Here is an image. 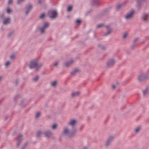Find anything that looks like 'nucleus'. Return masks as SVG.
<instances>
[{
    "mask_svg": "<svg viewBox=\"0 0 149 149\" xmlns=\"http://www.w3.org/2000/svg\"><path fill=\"white\" fill-rule=\"evenodd\" d=\"M45 16V13L42 14L40 16V18L41 19H43Z\"/></svg>",
    "mask_w": 149,
    "mask_h": 149,
    "instance_id": "393cba45",
    "label": "nucleus"
},
{
    "mask_svg": "<svg viewBox=\"0 0 149 149\" xmlns=\"http://www.w3.org/2000/svg\"><path fill=\"white\" fill-rule=\"evenodd\" d=\"M127 32H125L123 35V38L125 39L127 37Z\"/></svg>",
    "mask_w": 149,
    "mask_h": 149,
    "instance_id": "a878e982",
    "label": "nucleus"
},
{
    "mask_svg": "<svg viewBox=\"0 0 149 149\" xmlns=\"http://www.w3.org/2000/svg\"><path fill=\"white\" fill-rule=\"evenodd\" d=\"M148 78V77L146 74H143L141 75L138 77L139 80L141 81L146 80Z\"/></svg>",
    "mask_w": 149,
    "mask_h": 149,
    "instance_id": "6e6552de",
    "label": "nucleus"
},
{
    "mask_svg": "<svg viewBox=\"0 0 149 149\" xmlns=\"http://www.w3.org/2000/svg\"><path fill=\"white\" fill-rule=\"evenodd\" d=\"M83 149H87V148L86 147H84Z\"/></svg>",
    "mask_w": 149,
    "mask_h": 149,
    "instance_id": "4d7b16f0",
    "label": "nucleus"
},
{
    "mask_svg": "<svg viewBox=\"0 0 149 149\" xmlns=\"http://www.w3.org/2000/svg\"><path fill=\"white\" fill-rule=\"evenodd\" d=\"M73 61L72 60L68 61L65 63V65L66 67H68L71 65L73 63Z\"/></svg>",
    "mask_w": 149,
    "mask_h": 149,
    "instance_id": "2eb2a0df",
    "label": "nucleus"
},
{
    "mask_svg": "<svg viewBox=\"0 0 149 149\" xmlns=\"http://www.w3.org/2000/svg\"><path fill=\"white\" fill-rule=\"evenodd\" d=\"M40 112H38L37 113L36 115V118H38L40 116Z\"/></svg>",
    "mask_w": 149,
    "mask_h": 149,
    "instance_id": "72a5a7b5",
    "label": "nucleus"
},
{
    "mask_svg": "<svg viewBox=\"0 0 149 149\" xmlns=\"http://www.w3.org/2000/svg\"><path fill=\"white\" fill-rule=\"evenodd\" d=\"M28 144V142H26L25 143L24 145L22 147L21 149H25L26 148V147L27 146Z\"/></svg>",
    "mask_w": 149,
    "mask_h": 149,
    "instance_id": "b1692460",
    "label": "nucleus"
},
{
    "mask_svg": "<svg viewBox=\"0 0 149 149\" xmlns=\"http://www.w3.org/2000/svg\"><path fill=\"white\" fill-rule=\"evenodd\" d=\"M41 1H38V4H40L41 3Z\"/></svg>",
    "mask_w": 149,
    "mask_h": 149,
    "instance_id": "8fccbe9b",
    "label": "nucleus"
},
{
    "mask_svg": "<svg viewBox=\"0 0 149 149\" xmlns=\"http://www.w3.org/2000/svg\"><path fill=\"white\" fill-rule=\"evenodd\" d=\"M90 11H88L86 13V15H88L90 13Z\"/></svg>",
    "mask_w": 149,
    "mask_h": 149,
    "instance_id": "49530a36",
    "label": "nucleus"
},
{
    "mask_svg": "<svg viewBox=\"0 0 149 149\" xmlns=\"http://www.w3.org/2000/svg\"><path fill=\"white\" fill-rule=\"evenodd\" d=\"M24 1H17V3L18 4H20L22 3Z\"/></svg>",
    "mask_w": 149,
    "mask_h": 149,
    "instance_id": "58836bf2",
    "label": "nucleus"
},
{
    "mask_svg": "<svg viewBox=\"0 0 149 149\" xmlns=\"http://www.w3.org/2000/svg\"><path fill=\"white\" fill-rule=\"evenodd\" d=\"M42 65L41 64H38L36 60H33L31 62L29 67L30 69H31L33 68H35L37 70L41 67Z\"/></svg>",
    "mask_w": 149,
    "mask_h": 149,
    "instance_id": "f03ea898",
    "label": "nucleus"
},
{
    "mask_svg": "<svg viewBox=\"0 0 149 149\" xmlns=\"http://www.w3.org/2000/svg\"><path fill=\"white\" fill-rule=\"evenodd\" d=\"M91 4L93 6H98L100 4L99 1H91Z\"/></svg>",
    "mask_w": 149,
    "mask_h": 149,
    "instance_id": "4468645a",
    "label": "nucleus"
},
{
    "mask_svg": "<svg viewBox=\"0 0 149 149\" xmlns=\"http://www.w3.org/2000/svg\"><path fill=\"white\" fill-rule=\"evenodd\" d=\"M44 134L45 137L49 138L51 136L52 133L50 131H46L44 132Z\"/></svg>",
    "mask_w": 149,
    "mask_h": 149,
    "instance_id": "9d476101",
    "label": "nucleus"
},
{
    "mask_svg": "<svg viewBox=\"0 0 149 149\" xmlns=\"http://www.w3.org/2000/svg\"><path fill=\"white\" fill-rule=\"evenodd\" d=\"M134 10L131 9L130 11L127 13L126 15L124 16L126 19H130L132 18L134 13Z\"/></svg>",
    "mask_w": 149,
    "mask_h": 149,
    "instance_id": "20e7f679",
    "label": "nucleus"
},
{
    "mask_svg": "<svg viewBox=\"0 0 149 149\" xmlns=\"http://www.w3.org/2000/svg\"><path fill=\"white\" fill-rule=\"evenodd\" d=\"M49 26V24L47 22H45L44 23V25L42 27L39 28L41 33H43L45 31V30L47 29Z\"/></svg>",
    "mask_w": 149,
    "mask_h": 149,
    "instance_id": "423d86ee",
    "label": "nucleus"
},
{
    "mask_svg": "<svg viewBox=\"0 0 149 149\" xmlns=\"http://www.w3.org/2000/svg\"><path fill=\"white\" fill-rule=\"evenodd\" d=\"M4 14H2L1 16V18H3L4 17Z\"/></svg>",
    "mask_w": 149,
    "mask_h": 149,
    "instance_id": "864d4df0",
    "label": "nucleus"
},
{
    "mask_svg": "<svg viewBox=\"0 0 149 149\" xmlns=\"http://www.w3.org/2000/svg\"><path fill=\"white\" fill-rule=\"evenodd\" d=\"M80 94V92L79 91L73 92L72 93V96L74 97L75 96L78 95Z\"/></svg>",
    "mask_w": 149,
    "mask_h": 149,
    "instance_id": "aec40b11",
    "label": "nucleus"
},
{
    "mask_svg": "<svg viewBox=\"0 0 149 149\" xmlns=\"http://www.w3.org/2000/svg\"><path fill=\"white\" fill-rule=\"evenodd\" d=\"M102 49H103L104 50V49H105V47H102Z\"/></svg>",
    "mask_w": 149,
    "mask_h": 149,
    "instance_id": "6e6d98bb",
    "label": "nucleus"
},
{
    "mask_svg": "<svg viewBox=\"0 0 149 149\" xmlns=\"http://www.w3.org/2000/svg\"><path fill=\"white\" fill-rule=\"evenodd\" d=\"M139 39V38H136L134 40V41H133V42L134 43H135L136 42V41L137 40H138Z\"/></svg>",
    "mask_w": 149,
    "mask_h": 149,
    "instance_id": "79ce46f5",
    "label": "nucleus"
},
{
    "mask_svg": "<svg viewBox=\"0 0 149 149\" xmlns=\"http://www.w3.org/2000/svg\"><path fill=\"white\" fill-rule=\"evenodd\" d=\"M57 83L56 82V81H54L52 82V85L53 86H54L56 85Z\"/></svg>",
    "mask_w": 149,
    "mask_h": 149,
    "instance_id": "2f4dec72",
    "label": "nucleus"
},
{
    "mask_svg": "<svg viewBox=\"0 0 149 149\" xmlns=\"http://www.w3.org/2000/svg\"><path fill=\"white\" fill-rule=\"evenodd\" d=\"M10 18H8L4 20L3 22V24H6L10 22Z\"/></svg>",
    "mask_w": 149,
    "mask_h": 149,
    "instance_id": "f3484780",
    "label": "nucleus"
},
{
    "mask_svg": "<svg viewBox=\"0 0 149 149\" xmlns=\"http://www.w3.org/2000/svg\"><path fill=\"white\" fill-rule=\"evenodd\" d=\"M7 11L8 13H9L11 12V10L10 9H8L7 10Z\"/></svg>",
    "mask_w": 149,
    "mask_h": 149,
    "instance_id": "a19ab883",
    "label": "nucleus"
},
{
    "mask_svg": "<svg viewBox=\"0 0 149 149\" xmlns=\"http://www.w3.org/2000/svg\"><path fill=\"white\" fill-rule=\"evenodd\" d=\"M137 1L136 6L138 7H140L143 3V1Z\"/></svg>",
    "mask_w": 149,
    "mask_h": 149,
    "instance_id": "a211bd4d",
    "label": "nucleus"
},
{
    "mask_svg": "<svg viewBox=\"0 0 149 149\" xmlns=\"http://www.w3.org/2000/svg\"><path fill=\"white\" fill-rule=\"evenodd\" d=\"M15 58V56L13 54L10 56V58L11 59H14Z\"/></svg>",
    "mask_w": 149,
    "mask_h": 149,
    "instance_id": "e433bc0d",
    "label": "nucleus"
},
{
    "mask_svg": "<svg viewBox=\"0 0 149 149\" xmlns=\"http://www.w3.org/2000/svg\"><path fill=\"white\" fill-rule=\"evenodd\" d=\"M48 16L51 19H54L57 17V13L55 10L49 11L47 13Z\"/></svg>",
    "mask_w": 149,
    "mask_h": 149,
    "instance_id": "7ed1b4c3",
    "label": "nucleus"
},
{
    "mask_svg": "<svg viewBox=\"0 0 149 149\" xmlns=\"http://www.w3.org/2000/svg\"><path fill=\"white\" fill-rule=\"evenodd\" d=\"M104 26V24H98L97 26V28H99L103 26Z\"/></svg>",
    "mask_w": 149,
    "mask_h": 149,
    "instance_id": "c756f323",
    "label": "nucleus"
},
{
    "mask_svg": "<svg viewBox=\"0 0 149 149\" xmlns=\"http://www.w3.org/2000/svg\"><path fill=\"white\" fill-rule=\"evenodd\" d=\"M113 88H114L115 87V85H113L112 87Z\"/></svg>",
    "mask_w": 149,
    "mask_h": 149,
    "instance_id": "603ef678",
    "label": "nucleus"
},
{
    "mask_svg": "<svg viewBox=\"0 0 149 149\" xmlns=\"http://www.w3.org/2000/svg\"><path fill=\"white\" fill-rule=\"evenodd\" d=\"M149 17V15L148 14H144L141 17V19L143 21H146L147 20V19Z\"/></svg>",
    "mask_w": 149,
    "mask_h": 149,
    "instance_id": "ddd939ff",
    "label": "nucleus"
},
{
    "mask_svg": "<svg viewBox=\"0 0 149 149\" xmlns=\"http://www.w3.org/2000/svg\"><path fill=\"white\" fill-rule=\"evenodd\" d=\"M79 70L78 69H75L71 72L70 74L72 75H74L77 72H79Z\"/></svg>",
    "mask_w": 149,
    "mask_h": 149,
    "instance_id": "6ab92c4d",
    "label": "nucleus"
},
{
    "mask_svg": "<svg viewBox=\"0 0 149 149\" xmlns=\"http://www.w3.org/2000/svg\"><path fill=\"white\" fill-rule=\"evenodd\" d=\"M38 76H37L33 78V81H36L38 80Z\"/></svg>",
    "mask_w": 149,
    "mask_h": 149,
    "instance_id": "7c9ffc66",
    "label": "nucleus"
},
{
    "mask_svg": "<svg viewBox=\"0 0 149 149\" xmlns=\"http://www.w3.org/2000/svg\"><path fill=\"white\" fill-rule=\"evenodd\" d=\"M82 128V127H81V128L80 129V130H81Z\"/></svg>",
    "mask_w": 149,
    "mask_h": 149,
    "instance_id": "bf43d9fd",
    "label": "nucleus"
},
{
    "mask_svg": "<svg viewBox=\"0 0 149 149\" xmlns=\"http://www.w3.org/2000/svg\"><path fill=\"white\" fill-rule=\"evenodd\" d=\"M134 44H133L132 46V49H134Z\"/></svg>",
    "mask_w": 149,
    "mask_h": 149,
    "instance_id": "de8ad7c7",
    "label": "nucleus"
},
{
    "mask_svg": "<svg viewBox=\"0 0 149 149\" xmlns=\"http://www.w3.org/2000/svg\"><path fill=\"white\" fill-rule=\"evenodd\" d=\"M107 29H108L109 27V26L107 25L106 26Z\"/></svg>",
    "mask_w": 149,
    "mask_h": 149,
    "instance_id": "3c124183",
    "label": "nucleus"
},
{
    "mask_svg": "<svg viewBox=\"0 0 149 149\" xmlns=\"http://www.w3.org/2000/svg\"><path fill=\"white\" fill-rule=\"evenodd\" d=\"M10 64V62L9 61H7L6 63L5 64L6 66H8Z\"/></svg>",
    "mask_w": 149,
    "mask_h": 149,
    "instance_id": "4c0bfd02",
    "label": "nucleus"
},
{
    "mask_svg": "<svg viewBox=\"0 0 149 149\" xmlns=\"http://www.w3.org/2000/svg\"><path fill=\"white\" fill-rule=\"evenodd\" d=\"M72 9V6H69L67 9V11H70Z\"/></svg>",
    "mask_w": 149,
    "mask_h": 149,
    "instance_id": "bb28decb",
    "label": "nucleus"
},
{
    "mask_svg": "<svg viewBox=\"0 0 149 149\" xmlns=\"http://www.w3.org/2000/svg\"><path fill=\"white\" fill-rule=\"evenodd\" d=\"M14 33V31H12L9 33L8 34V37H10V36H12V35H13V34Z\"/></svg>",
    "mask_w": 149,
    "mask_h": 149,
    "instance_id": "c85d7f7f",
    "label": "nucleus"
},
{
    "mask_svg": "<svg viewBox=\"0 0 149 149\" xmlns=\"http://www.w3.org/2000/svg\"><path fill=\"white\" fill-rule=\"evenodd\" d=\"M57 127V125L56 124H54L52 126V128L54 129H55Z\"/></svg>",
    "mask_w": 149,
    "mask_h": 149,
    "instance_id": "f704fd0d",
    "label": "nucleus"
},
{
    "mask_svg": "<svg viewBox=\"0 0 149 149\" xmlns=\"http://www.w3.org/2000/svg\"><path fill=\"white\" fill-rule=\"evenodd\" d=\"M32 8V5L31 4H29L25 7V13L26 15H27L29 13Z\"/></svg>",
    "mask_w": 149,
    "mask_h": 149,
    "instance_id": "39448f33",
    "label": "nucleus"
},
{
    "mask_svg": "<svg viewBox=\"0 0 149 149\" xmlns=\"http://www.w3.org/2000/svg\"><path fill=\"white\" fill-rule=\"evenodd\" d=\"M111 31L112 30L111 29H108L107 30V33L104 34V36H107L109 34H110L111 33Z\"/></svg>",
    "mask_w": 149,
    "mask_h": 149,
    "instance_id": "4be33fe9",
    "label": "nucleus"
},
{
    "mask_svg": "<svg viewBox=\"0 0 149 149\" xmlns=\"http://www.w3.org/2000/svg\"><path fill=\"white\" fill-rule=\"evenodd\" d=\"M8 118V116H6L5 118V120H6Z\"/></svg>",
    "mask_w": 149,
    "mask_h": 149,
    "instance_id": "09e8293b",
    "label": "nucleus"
},
{
    "mask_svg": "<svg viewBox=\"0 0 149 149\" xmlns=\"http://www.w3.org/2000/svg\"><path fill=\"white\" fill-rule=\"evenodd\" d=\"M2 79V77H0V81Z\"/></svg>",
    "mask_w": 149,
    "mask_h": 149,
    "instance_id": "13d9d810",
    "label": "nucleus"
},
{
    "mask_svg": "<svg viewBox=\"0 0 149 149\" xmlns=\"http://www.w3.org/2000/svg\"><path fill=\"white\" fill-rule=\"evenodd\" d=\"M19 97V96L18 95H16L15 96V97L14 98V100L15 101Z\"/></svg>",
    "mask_w": 149,
    "mask_h": 149,
    "instance_id": "c9c22d12",
    "label": "nucleus"
},
{
    "mask_svg": "<svg viewBox=\"0 0 149 149\" xmlns=\"http://www.w3.org/2000/svg\"><path fill=\"white\" fill-rule=\"evenodd\" d=\"M140 130V127H138L136 128L135 129V132H138Z\"/></svg>",
    "mask_w": 149,
    "mask_h": 149,
    "instance_id": "473e14b6",
    "label": "nucleus"
},
{
    "mask_svg": "<svg viewBox=\"0 0 149 149\" xmlns=\"http://www.w3.org/2000/svg\"><path fill=\"white\" fill-rule=\"evenodd\" d=\"M22 134H19L17 137V139L18 142L17 144V147H19L22 140Z\"/></svg>",
    "mask_w": 149,
    "mask_h": 149,
    "instance_id": "0eeeda50",
    "label": "nucleus"
},
{
    "mask_svg": "<svg viewBox=\"0 0 149 149\" xmlns=\"http://www.w3.org/2000/svg\"><path fill=\"white\" fill-rule=\"evenodd\" d=\"M113 136H110L109 138L108 139L106 143V146H108L109 144L112 141L113 139Z\"/></svg>",
    "mask_w": 149,
    "mask_h": 149,
    "instance_id": "f8f14e48",
    "label": "nucleus"
},
{
    "mask_svg": "<svg viewBox=\"0 0 149 149\" xmlns=\"http://www.w3.org/2000/svg\"><path fill=\"white\" fill-rule=\"evenodd\" d=\"M148 87H147L146 88V89L145 90L143 91V96H144L146 95L147 92L148 91Z\"/></svg>",
    "mask_w": 149,
    "mask_h": 149,
    "instance_id": "412c9836",
    "label": "nucleus"
},
{
    "mask_svg": "<svg viewBox=\"0 0 149 149\" xmlns=\"http://www.w3.org/2000/svg\"><path fill=\"white\" fill-rule=\"evenodd\" d=\"M115 61L113 59H109L107 63V66L108 67H111L113 65Z\"/></svg>",
    "mask_w": 149,
    "mask_h": 149,
    "instance_id": "1a4fd4ad",
    "label": "nucleus"
},
{
    "mask_svg": "<svg viewBox=\"0 0 149 149\" xmlns=\"http://www.w3.org/2000/svg\"><path fill=\"white\" fill-rule=\"evenodd\" d=\"M58 63L57 62H55L53 64V65L54 66H56L58 65Z\"/></svg>",
    "mask_w": 149,
    "mask_h": 149,
    "instance_id": "c03bdc74",
    "label": "nucleus"
},
{
    "mask_svg": "<svg viewBox=\"0 0 149 149\" xmlns=\"http://www.w3.org/2000/svg\"><path fill=\"white\" fill-rule=\"evenodd\" d=\"M77 122V121L75 120H71L68 123V125L72 126V127H74V125Z\"/></svg>",
    "mask_w": 149,
    "mask_h": 149,
    "instance_id": "9b49d317",
    "label": "nucleus"
},
{
    "mask_svg": "<svg viewBox=\"0 0 149 149\" xmlns=\"http://www.w3.org/2000/svg\"><path fill=\"white\" fill-rule=\"evenodd\" d=\"M76 22L77 24H80L81 22V21L80 20L77 19L76 21Z\"/></svg>",
    "mask_w": 149,
    "mask_h": 149,
    "instance_id": "cd10ccee",
    "label": "nucleus"
},
{
    "mask_svg": "<svg viewBox=\"0 0 149 149\" xmlns=\"http://www.w3.org/2000/svg\"><path fill=\"white\" fill-rule=\"evenodd\" d=\"M125 5V4L124 3H122L121 4H119L117 5L116 7V9L117 10H118L122 7L124 6Z\"/></svg>",
    "mask_w": 149,
    "mask_h": 149,
    "instance_id": "dca6fc26",
    "label": "nucleus"
},
{
    "mask_svg": "<svg viewBox=\"0 0 149 149\" xmlns=\"http://www.w3.org/2000/svg\"><path fill=\"white\" fill-rule=\"evenodd\" d=\"M101 46V45H98V47H100Z\"/></svg>",
    "mask_w": 149,
    "mask_h": 149,
    "instance_id": "5fc2aeb1",
    "label": "nucleus"
},
{
    "mask_svg": "<svg viewBox=\"0 0 149 149\" xmlns=\"http://www.w3.org/2000/svg\"><path fill=\"white\" fill-rule=\"evenodd\" d=\"M19 79H17L16 80V81H15V83H16V85H17V84L19 83Z\"/></svg>",
    "mask_w": 149,
    "mask_h": 149,
    "instance_id": "ea45409f",
    "label": "nucleus"
},
{
    "mask_svg": "<svg viewBox=\"0 0 149 149\" xmlns=\"http://www.w3.org/2000/svg\"><path fill=\"white\" fill-rule=\"evenodd\" d=\"M42 134V132L40 130L38 131V132H37V133L36 134V136L39 137L40 135H41V134Z\"/></svg>",
    "mask_w": 149,
    "mask_h": 149,
    "instance_id": "5701e85b",
    "label": "nucleus"
},
{
    "mask_svg": "<svg viewBox=\"0 0 149 149\" xmlns=\"http://www.w3.org/2000/svg\"><path fill=\"white\" fill-rule=\"evenodd\" d=\"M110 8H108L107 9H105V10H104V11L105 12H108V11H109V10H110Z\"/></svg>",
    "mask_w": 149,
    "mask_h": 149,
    "instance_id": "37998d69",
    "label": "nucleus"
},
{
    "mask_svg": "<svg viewBox=\"0 0 149 149\" xmlns=\"http://www.w3.org/2000/svg\"><path fill=\"white\" fill-rule=\"evenodd\" d=\"M77 131L76 130H74L72 132L69 133V130L67 128H65L63 132V134L66 135L70 137H71L74 136Z\"/></svg>",
    "mask_w": 149,
    "mask_h": 149,
    "instance_id": "f257e3e1",
    "label": "nucleus"
},
{
    "mask_svg": "<svg viewBox=\"0 0 149 149\" xmlns=\"http://www.w3.org/2000/svg\"><path fill=\"white\" fill-rule=\"evenodd\" d=\"M13 3V1H9L8 2V4H11Z\"/></svg>",
    "mask_w": 149,
    "mask_h": 149,
    "instance_id": "a18cd8bd",
    "label": "nucleus"
}]
</instances>
